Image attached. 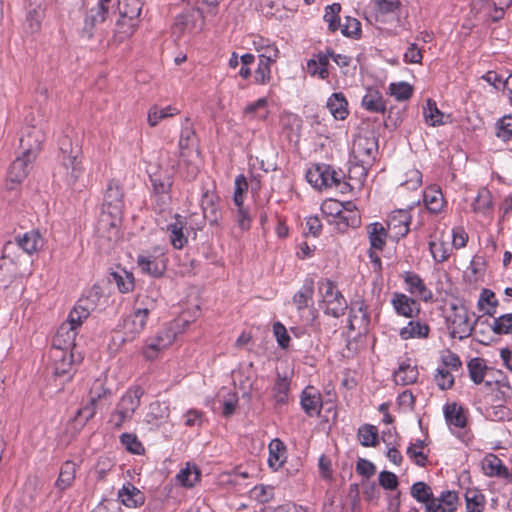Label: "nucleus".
Here are the masks:
<instances>
[{
	"mask_svg": "<svg viewBox=\"0 0 512 512\" xmlns=\"http://www.w3.org/2000/svg\"><path fill=\"white\" fill-rule=\"evenodd\" d=\"M96 307L97 302L95 295L84 296L78 299L69 312L67 320L58 328L53 339V348L74 351L76 348L75 340L78 335V330Z\"/></svg>",
	"mask_w": 512,
	"mask_h": 512,
	"instance_id": "f257e3e1",
	"label": "nucleus"
},
{
	"mask_svg": "<svg viewBox=\"0 0 512 512\" xmlns=\"http://www.w3.org/2000/svg\"><path fill=\"white\" fill-rule=\"evenodd\" d=\"M59 164L54 177L66 186L74 188L82 179L85 169L80 158L81 149L73 145L68 136L59 139Z\"/></svg>",
	"mask_w": 512,
	"mask_h": 512,
	"instance_id": "f03ea898",
	"label": "nucleus"
},
{
	"mask_svg": "<svg viewBox=\"0 0 512 512\" xmlns=\"http://www.w3.org/2000/svg\"><path fill=\"white\" fill-rule=\"evenodd\" d=\"M191 321L185 315H182L162 328L155 336L147 338L142 350L144 357L147 360L156 359L163 350L175 341Z\"/></svg>",
	"mask_w": 512,
	"mask_h": 512,
	"instance_id": "7ed1b4c3",
	"label": "nucleus"
},
{
	"mask_svg": "<svg viewBox=\"0 0 512 512\" xmlns=\"http://www.w3.org/2000/svg\"><path fill=\"white\" fill-rule=\"evenodd\" d=\"M35 134L34 142H30V135L22 139L21 148L23 149L22 155L18 156L10 165L7 173V180L12 184L21 183L28 175L30 165L35 160L38 152L41 149L42 139L41 135L32 130Z\"/></svg>",
	"mask_w": 512,
	"mask_h": 512,
	"instance_id": "20e7f679",
	"label": "nucleus"
},
{
	"mask_svg": "<svg viewBox=\"0 0 512 512\" xmlns=\"http://www.w3.org/2000/svg\"><path fill=\"white\" fill-rule=\"evenodd\" d=\"M26 264L27 260L15 254L14 244L8 241L0 258V289L8 288L18 278L24 277L27 273Z\"/></svg>",
	"mask_w": 512,
	"mask_h": 512,
	"instance_id": "39448f33",
	"label": "nucleus"
},
{
	"mask_svg": "<svg viewBox=\"0 0 512 512\" xmlns=\"http://www.w3.org/2000/svg\"><path fill=\"white\" fill-rule=\"evenodd\" d=\"M451 314L447 318L448 328L452 338L460 340L469 337L474 329L470 322L468 308L461 302L450 304Z\"/></svg>",
	"mask_w": 512,
	"mask_h": 512,
	"instance_id": "423d86ee",
	"label": "nucleus"
},
{
	"mask_svg": "<svg viewBox=\"0 0 512 512\" xmlns=\"http://www.w3.org/2000/svg\"><path fill=\"white\" fill-rule=\"evenodd\" d=\"M51 358L53 360V373L56 377H64L70 380L74 366L83 359L79 352L64 349H52Z\"/></svg>",
	"mask_w": 512,
	"mask_h": 512,
	"instance_id": "0eeeda50",
	"label": "nucleus"
},
{
	"mask_svg": "<svg viewBox=\"0 0 512 512\" xmlns=\"http://www.w3.org/2000/svg\"><path fill=\"white\" fill-rule=\"evenodd\" d=\"M113 7L112 0H98L85 14L81 36L90 40L94 36L96 26L106 20Z\"/></svg>",
	"mask_w": 512,
	"mask_h": 512,
	"instance_id": "6e6552de",
	"label": "nucleus"
},
{
	"mask_svg": "<svg viewBox=\"0 0 512 512\" xmlns=\"http://www.w3.org/2000/svg\"><path fill=\"white\" fill-rule=\"evenodd\" d=\"M378 153V140L374 135H358L352 145V158L365 164H373Z\"/></svg>",
	"mask_w": 512,
	"mask_h": 512,
	"instance_id": "1a4fd4ad",
	"label": "nucleus"
},
{
	"mask_svg": "<svg viewBox=\"0 0 512 512\" xmlns=\"http://www.w3.org/2000/svg\"><path fill=\"white\" fill-rule=\"evenodd\" d=\"M233 202L237 207V222L242 230H248L251 226L249 209L244 206V197L248 191V182L243 174L236 176L234 181Z\"/></svg>",
	"mask_w": 512,
	"mask_h": 512,
	"instance_id": "9d476101",
	"label": "nucleus"
},
{
	"mask_svg": "<svg viewBox=\"0 0 512 512\" xmlns=\"http://www.w3.org/2000/svg\"><path fill=\"white\" fill-rule=\"evenodd\" d=\"M337 176L342 177V171H336L327 164H317L306 173L307 181L318 190L332 188L335 181H338Z\"/></svg>",
	"mask_w": 512,
	"mask_h": 512,
	"instance_id": "9b49d317",
	"label": "nucleus"
},
{
	"mask_svg": "<svg viewBox=\"0 0 512 512\" xmlns=\"http://www.w3.org/2000/svg\"><path fill=\"white\" fill-rule=\"evenodd\" d=\"M124 209L122 188L118 181L112 179L108 182L103 199V210L113 218H119Z\"/></svg>",
	"mask_w": 512,
	"mask_h": 512,
	"instance_id": "f8f14e48",
	"label": "nucleus"
},
{
	"mask_svg": "<svg viewBox=\"0 0 512 512\" xmlns=\"http://www.w3.org/2000/svg\"><path fill=\"white\" fill-rule=\"evenodd\" d=\"M391 305L398 316L405 318L413 319L421 312L418 300L401 292L393 293Z\"/></svg>",
	"mask_w": 512,
	"mask_h": 512,
	"instance_id": "ddd939ff",
	"label": "nucleus"
},
{
	"mask_svg": "<svg viewBox=\"0 0 512 512\" xmlns=\"http://www.w3.org/2000/svg\"><path fill=\"white\" fill-rule=\"evenodd\" d=\"M11 242L14 244V249L19 248L30 256L40 251L45 244L42 234L36 229L16 235Z\"/></svg>",
	"mask_w": 512,
	"mask_h": 512,
	"instance_id": "4468645a",
	"label": "nucleus"
},
{
	"mask_svg": "<svg viewBox=\"0 0 512 512\" xmlns=\"http://www.w3.org/2000/svg\"><path fill=\"white\" fill-rule=\"evenodd\" d=\"M178 148L180 157L186 158L193 151L198 152V139L193 127V123L189 118H185L181 126Z\"/></svg>",
	"mask_w": 512,
	"mask_h": 512,
	"instance_id": "2eb2a0df",
	"label": "nucleus"
},
{
	"mask_svg": "<svg viewBox=\"0 0 512 512\" xmlns=\"http://www.w3.org/2000/svg\"><path fill=\"white\" fill-rule=\"evenodd\" d=\"M405 283L406 291L412 295L420 298L424 302H431L433 300L432 291L426 286L423 279L413 271H406L402 275Z\"/></svg>",
	"mask_w": 512,
	"mask_h": 512,
	"instance_id": "dca6fc26",
	"label": "nucleus"
},
{
	"mask_svg": "<svg viewBox=\"0 0 512 512\" xmlns=\"http://www.w3.org/2000/svg\"><path fill=\"white\" fill-rule=\"evenodd\" d=\"M148 317L133 309V312L123 318L122 329L124 337L122 343L133 341L146 327Z\"/></svg>",
	"mask_w": 512,
	"mask_h": 512,
	"instance_id": "f3484780",
	"label": "nucleus"
},
{
	"mask_svg": "<svg viewBox=\"0 0 512 512\" xmlns=\"http://www.w3.org/2000/svg\"><path fill=\"white\" fill-rule=\"evenodd\" d=\"M410 222L411 215L408 210H396L389 215L386 229L394 239L399 240L408 234Z\"/></svg>",
	"mask_w": 512,
	"mask_h": 512,
	"instance_id": "a211bd4d",
	"label": "nucleus"
},
{
	"mask_svg": "<svg viewBox=\"0 0 512 512\" xmlns=\"http://www.w3.org/2000/svg\"><path fill=\"white\" fill-rule=\"evenodd\" d=\"M300 404L307 416H318L323 406L322 395L315 387L307 386L301 393Z\"/></svg>",
	"mask_w": 512,
	"mask_h": 512,
	"instance_id": "6ab92c4d",
	"label": "nucleus"
},
{
	"mask_svg": "<svg viewBox=\"0 0 512 512\" xmlns=\"http://www.w3.org/2000/svg\"><path fill=\"white\" fill-rule=\"evenodd\" d=\"M118 499L128 508H138L145 503V495L131 482L123 484L118 491Z\"/></svg>",
	"mask_w": 512,
	"mask_h": 512,
	"instance_id": "aec40b11",
	"label": "nucleus"
},
{
	"mask_svg": "<svg viewBox=\"0 0 512 512\" xmlns=\"http://www.w3.org/2000/svg\"><path fill=\"white\" fill-rule=\"evenodd\" d=\"M314 280L311 277L303 281L301 288L294 294L292 298L293 304L300 312L310 306H313Z\"/></svg>",
	"mask_w": 512,
	"mask_h": 512,
	"instance_id": "412c9836",
	"label": "nucleus"
},
{
	"mask_svg": "<svg viewBox=\"0 0 512 512\" xmlns=\"http://www.w3.org/2000/svg\"><path fill=\"white\" fill-rule=\"evenodd\" d=\"M329 222L334 224L339 232L343 233L349 227H359L361 224V217L355 208L351 209L349 207H345L334 220H329Z\"/></svg>",
	"mask_w": 512,
	"mask_h": 512,
	"instance_id": "4be33fe9",
	"label": "nucleus"
},
{
	"mask_svg": "<svg viewBox=\"0 0 512 512\" xmlns=\"http://www.w3.org/2000/svg\"><path fill=\"white\" fill-rule=\"evenodd\" d=\"M482 470L486 476L510 479V472L503 464L502 460L494 455L489 454L482 461Z\"/></svg>",
	"mask_w": 512,
	"mask_h": 512,
	"instance_id": "5701e85b",
	"label": "nucleus"
},
{
	"mask_svg": "<svg viewBox=\"0 0 512 512\" xmlns=\"http://www.w3.org/2000/svg\"><path fill=\"white\" fill-rule=\"evenodd\" d=\"M175 221L167 226L170 233V242L175 249H182L187 243L188 238L184 234L186 220L179 214L174 215Z\"/></svg>",
	"mask_w": 512,
	"mask_h": 512,
	"instance_id": "b1692460",
	"label": "nucleus"
},
{
	"mask_svg": "<svg viewBox=\"0 0 512 512\" xmlns=\"http://www.w3.org/2000/svg\"><path fill=\"white\" fill-rule=\"evenodd\" d=\"M370 248L377 251H383L386 246L388 230L380 222H373L366 227Z\"/></svg>",
	"mask_w": 512,
	"mask_h": 512,
	"instance_id": "393cba45",
	"label": "nucleus"
},
{
	"mask_svg": "<svg viewBox=\"0 0 512 512\" xmlns=\"http://www.w3.org/2000/svg\"><path fill=\"white\" fill-rule=\"evenodd\" d=\"M109 282L116 284L122 294L131 292L135 287L133 274L120 266L109 273Z\"/></svg>",
	"mask_w": 512,
	"mask_h": 512,
	"instance_id": "a878e982",
	"label": "nucleus"
},
{
	"mask_svg": "<svg viewBox=\"0 0 512 512\" xmlns=\"http://www.w3.org/2000/svg\"><path fill=\"white\" fill-rule=\"evenodd\" d=\"M27 3V29L30 33H37L41 29V23L45 16V9L40 3H37L35 0H27Z\"/></svg>",
	"mask_w": 512,
	"mask_h": 512,
	"instance_id": "bb28decb",
	"label": "nucleus"
},
{
	"mask_svg": "<svg viewBox=\"0 0 512 512\" xmlns=\"http://www.w3.org/2000/svg\"><path fill=\"white\" fill-rule=\"evenodd\" d=\"M348 322L351 330H354L356 325H358V328L367 327L369 325L370 317L368 313V306L364 301H356L352 303Z\"/></svg>",
	"mask_w": 512,
	"mask_h": 512,
	"instance_id": "cd10ccee",
	"label": "nucleus"
},
{
	"mask_svg": "<svg viewBox=\"0 0 512 512\" xmlns=\"http://www.w3.org/2000/svg\"><path fill=\"white\" fill-rule=\"evenodd\" d=\"M430 333V327L426 322L420 320H411L406 326L402 327L399 331V336L402 340H409L414 338H427Z\"/></svg>",
	"mask_w": 512,
	"mask_h": 512,
	"instance_id": "c85d7f7f",
	"label": "nucleus"
},
{
	"mask_svg": "<svg viewBox=\"0 0 512 512\" xmlns=\"http://www.w3.org/2000/svg\"><path fill=\"white\" fill-rule=\"evenodd\" d=\"M423 202L429 212H441L445 204L441 189L436 185L427 187L423 192Z\"/></svg>",
	"mask_w": 512,
	"mask_h": 512,
	"instance_id": "c756f323",
	"label": "nucleus"
},
{
	"mask_svg": "<svg viewBox=\"0 0 512 512\" xmlns=\"http://www.w3.org/2000/svg\"><path fill=\"white\" fill-rule=\"evenodd\" d=\"M217 201L218 197L214 193L206 191L202 195L201 207L203 215L211 224H217L221 216Z\"/></svg>",
	"mask_w": 512,
	"mask_h": 512,
	"instance_id": "7c9ffc66",
	"label": "nucleus"
},
{
	"mask_svg": "<svg viewBox=\"0 0 512 512\" xmlns=\"http://www.w3.org/2000/svg\"><path fill=\"white\" fill-rule=\"evenodd\" d=\"M268 100L263 97L255 102L249 103L243 110V116L249 121L261 120L265 121L269 116Z\"/></svg>",
	"mask_w": 512,
	"mask_h": 512,
	"instance_id": "2f4dec72",
	"label": "nucleus"
},
{
	"mask_svg": "<svg viewBox=\"0 0 512 512\" xmlns=\"http://www.w3.org/2000/svg\"><path fill=\"white\" fill-rule=\"evenodd\" d=\"M254 49L258 52L259 59L269 61H277L279 58V50L277 46L269 39L257 36L253 40Z\"/></svg>",
	"mask_w": 512,
	"mask_h": 512,
	"instance_id": "473e14b6",
	"label": "nucleus"
},
{
	"mask_svg": "<svg viewBox=\"0 0 512 512\" xmlns=\"http://www.w3.org/2000/svg\"><path fill=\"white\" fill-rule=\"evenodd\" d=\"M315 58L307 61V73L312 77H318L321 80H327L329 78V61L322 55V51L316 53Z\"/></svg>",
	"mask_w": 512,
	"mask_h": 512,
	"instance_id": "72a5a7b5",
	"label": "nucleus"
},
{
	"mask_svg": "<svg viewBox=\"0 0 512 512\" xmlns=\"http://www.w3.org/2000/svg\"><path fill=\"white\" fill-rule=\"evenodd\" d=\"M143 394L144 391L141 387L131 388L121 397L117 407L133 417Z\"/></svg>",
	"mask_w": 512,
	"mask_h": 512,
	"instance_id": "f704fd0d",
	"label": "nucleus"
},
{
	"mask_svg": "<svg viewBox=\"0 0 512 512\" xmlns=\"http://www.w3.org/2000/svg\"><path fill=\"white\" fill-rule=\"evenodd\" d=\"M269 456H268V464L273 470L277 471L282 467L286 460V447L284 443L275 438L271 440L268 446Z\"/></svg>",
	"mask_w": 512,
	"mask_h": 512,
	"instance_id": "c9c22d12",
	"label": "nucleus"
},
{
	"mask_svg": "<svg viewBox=\"0 0 512 512\" xmlns=\"http://www.w3.org/2000/svg\"><path fill=\"white\" fill-rule=\"evenodd\" d=\"M347 105V100L341 92L333 93L327 100V108L337 120H344L348 116Z\"/></svg>",
	"mask_w": 512,
	"mask_h": 512,
	"instance_id": "e433bc0d",
	"label": "nucleus"
},
{
	"mask_svg": "<svg viewBox=\"0 0 512 512\" xmlns=\"http://www.w3.org/2000/svg\"><path fill=\"white\" fill-rule=\"evenodd\" d=\"M201 472L195 464L187 463L176 475L177 483L186 488H192L200 481Z\"/></svg>",
	"mask_w": 512,
	"mask_h": 512,
	"instance_id": "4c0bfd02",
	"label": "nucleus"
},
{
	"mask_svg": "<svg viewBox=\"0 0 512 512\" xmlns=\"http://www.w3.org/2000/svg\"><path fill=\"white\" fill-rule=\"evenodd\" d=\"M361 104L363 108L373 113H384L386 110L382 94L376 89H368Z\"/></svg>",
	"mask_w": 512,
	"mask_h": 512,
	"instance_id": "58836bf2",
	"label": "nucleus"
},
{
	"mask_svg": "<svg viewBox=\"0 0 512 512\" xmlns=\"http://www.w3.org/2000/svg\"><path fill=\"white\" fill-rule=\"evenodd\" d=\"M498 305L499 301L496 298L495 293L488 288L482 289L477 301L478 310L483 311L485 315L494 317Z\"/></svg>",
	"mask_w": 512,
	"mask_h": 512,
	"instance_id": "ea45409f",
	"label": "nucleus"
},
{
	"mask_svg": "<svg viewBox=\"0 0 512 512\" xmlns=\"http://www.w3.org/2000/svg\"><path fill=\"white\" fill-rule=\"evenodd\" d=\"M158 296L157 291H148L146 294L138 295L134 309L149 317V314L158 306Z\"/></svg>",
	"mask_w": 512,
	"mask_h": 512,
	"instance_id": "a19ab883",
	"label": "nucleus"
},
{
	"mask_svg": "<svg viewBox=\"0 0 512 512\" xmlns=\"http://www.w3.org/2000/svg\"><path fill=\"white\" fill-rule=\"evenodd\" d=\"M137 264L143 273L155 278L161 277L165 271V265L152 256H138Z\"/></svg>",
	"mask_w": 512,
	"mask_h": 512,
	"instance_id": "79ce46f5",
	"label": "nucleus"
},
{
	"mask_svg": "<svg viewBox=\"0 0 512 512\" xmlns=\"http://www.w3.org/2000/svg\"><path fill=\"white\" fill-rule=\"evenodd\" d=\"M77 468L78 466L73 461H65L60 468V473L55 483L56 487L64 491L72 486Z\"/></svg>",
	"mask_w": 512,
	"mask_h": 512,
	"instance_id": "37998d69",
	"label": "nucleus"
},
{
	"mask_svg": "<svg viewBox=\"0 0 512 512\" xmlns=\"http://www.w3.org/2000/svg\"><path fill=\"white\" fill-rule=\"evenodd\" d=\"M444 416L446 422L456 428H464L467 424L464 409L456 403H450L444 406Z\"/></svg>",
	"mask_w": 512,
	"mask_h": 512,
	"instance_id": "c03bdc74",
	"label": "nucleus"
},
{
	"mask_svg": "<svg viewBox=\"0 0 512 512\" xmlns=\"http://www.w3.org/2000/svg\"><path fill=\"white\" fill-rule=\"evenodd\" d=\"M418 375L419 373L416 366L403 362L394 372V381L396 384L406 386L415 383Z\"/></svg>",
	"mask_w": 512,
	"mask_h": 512,
	"instance_id": "a18cd8bd",
	"label": "nucleus"
},
{
	"mask_svg": "<svg viewBox=\"0 0 512 512\" xmlns=\"http://www.w3.org/2000/svg\"><path fill=\"white\" fill-rule=\"evenodd\" d=\"M138 26L139 21L128 20V18L120 16L116 22L114 40L119 43L123 42L135 33Z\"/></svg>",
	"mask_w": 512,
	"mask_h": 512,
	"instance_id": "49530a36",
	"label": "nucleus"
},
{
	"mask_svg": "<svg viewBox=\"0 0 512 512\" xmlns=\"http://www.w3.org/2000/svg\"><path fill=\"white\" fill-rule=\"evenodd\" d=\"M464 498L467 512H483L485 508V496L479 489H467Z\"/></svg>",
	"mask_w": 512,
	"mask_h": 512,
	"instance_id": "de8ad7c7",
	"label": "nucleus"
},
{
	"mask_svg": "<svg viewBox=\"0 0 512 512\" xmlns=\"http://www.w3.org/2000/svg\"><path fill=\"white\" fill-rule=\"evenodd\" d=\"M467 368H468L469 377L473 381L474 384L478 385L484 381V377L486 375L488 367L483 358L474 357V358L470 359L467 364Z\"/></svg>",
	"mask_w": 512,
	"mask_h": 512,
	"instance_id": "09e8293b",
	"label": "nucleus"
},
{
	"mask_svg": "<svg viewBox=\"0 0 512 512\" xmlns=\"http://www.w3.org/2000/svg\"><path fill=\"white\" fill-rule=\"evenodd\" d=\"M118 5L119 15L121 17H126L128 20L139 21L143 7L142 0H123V2H118Z\"/></svg>",
	"mask_w": 512,
	"mask_h": 512,
	"instance_id": "8fccbe9b",
	"label": "nucleus"
},
{
	"mask_svg": "<svg viewBox=\"0 0 512 512\" xmlns=\"http://www.w3.org/2000/svg\"><path fill=\"white\" fill-rule=\"evenodd\" d=\"M274 399L277 405H286L289 401L290 380L286 376L278 374L274 384Z\"/></svg>",
	"mask_w": 512,
	"mask_h": 512,
	"instance_id": "3c124183",
	"label": "nucleus"
},
{
	"mask_svg": "<svg viewBox=\"0 0 512 512\" xmlns=\"http://www.w3.org/2000/svg\"><path fill=\"white\" fill-rule=\"evenodd\" d=\"M425 445L426 443L423 440L417 439L414 443H411L406 450L407 456L419 467H425L428 462V456L423 452Z\"/></svg>",
	"mask_w": 512,
	"mask_h": 512,
	"instance_id": "603ef678",
	"label": "nucleus"
},
{
	"mask_svg": "<svg viewBox=\"0 0 512 512\" xmlns=\"http://www.w3.org/2000/svg\"><path fill=\"white\" fill-rule=\"evenodd\" d=\"M410 494L417 502L424 503L425 505L436 499L431 487L422 481L415 482L411 486Z\"/></svg>",
	"mask_w": 512,
	"mask_h": 512,
	"instance_id": "864d4df0",
	"label": "nucleus"
},
{
	"mask_svg": "<svg viewBox=\"0 0 512 512\" xmlns=\"http://www.w3.org/2000/svg\"><path fill=\"white\" fill-rule=\"evenodd\" d=\"M179 111L173 106L158 107L153 106L148 112V123L151 127H155L161 120L178 114Z\"/></svg>",
	"mask_w": 512,
	"mask_h": 512,
	"instance_id": "5fc2aeb1",
	"label": "nucleus"
},
{
	"mask_svg": "<svg viewBox=\"0 0 512 512\" xmlns=\"http://www.w3.org/2000/svg\"><path fill=\"white\" fill-rule=\"evenodd\" d=\"M423 115L425 121L430 126H439L442 125L444 114L438 109L435 101L428 99L426 106L423 108Z\"/></svg>",
	"mask_w": 512,
	"mask_h": 512,
	"instance_id": "6e6d98bb",
	"label": "nucleus"
},
{
	"mask_svg": "<svg viewBox=\"0 0 512 512\" xmlns=\"http://www.w3.org/2000/svg\"><path fill=\"white\" fill-rule=\"evenodd\" d=\"M358 439L364 447H374L378 444V430L375 426L365 424L358 429Z\"/></svg>",
	"mask_w": 512,
	"mask_h": 512,
	"instance_id": "4d7b16f0",
	"label": "nucleus"
},
{
	"mask_svg": "<svg viewBox=\"0 0 512 512\" xmlns=\"http://www.w3.org/2000/svg\"><path fill=\"white\" fill-rule=\"evenodd\" d=\"M372 164H365L354 161L353 165L349 168L348 179L354 181V184L361 188L368 174L369 168Z\"/></svg>",
	"mask_w": 512,
	"mask_h": 512,
	"instance_id": "13d9d810",
	"label": "nucleus"
},
{
	"mask_svg": "<svg viewBox=\"0 0 512 512\" xmlns=\"http://www.w3.org/2000/svg\"><path fill=\"white\" fill-rule=\"evenodd\" d=\"M319 293L322 295L323 304L329 300H337L344 297L341 292L337 289L335 283L329 279H323L318 283Z\"/></svg>",
	"mask_w": 512,
	"mask_h": 512,
	"instance_id": "bf43d9fd",
	"label": "nucleus"
},
{
	"mask_svg": "<svg viewBox=\"0 0 512 512\" xmlns=\"http://www.w3.org/2000/svg\"><path fill=\"white\" fill-rule=\"evenodd\" d=\"M340 12L341 5L339 3H333L325 8L323 19L327 23L329 31L336 32L340 28Z\"/></svg>",
	"mask_w": 512,
	"mask_h": 512,
	"instance_id": "052dcab7",
	"label": "nucleus"
},
{
	"mask_svg": "<svg viewBox=\"0 0 512 512\" xmlns=\"http://www.w3.org/2000/svg\"><path fill=\"white\" fill-rule=\"evenodd\" d=\"M276 61L259 59L257 69L254 72V81L259 85H266L271 80V67Z\"/></svg>",
	"mask_w": 512,
	"mask_h": 512,
	"instance_id": "680f3d73",
	"label": "nucleus"
},
{
	"mask_svg": "<svg viewBox=\"0 0 512 512\" xmlns=\"http://www.w3.org/2000/svg\"><path fill=\"white\" fill-rule=\"evenodd\" d=\"M491 329L496 335L512 334V313L503 314L499 317H494Z\"/></svg>",
	"mask_w": 512,
	"mask_h": 512,
	"instance_id": "e2e57ef3",
	"label": "nucleus"
},
{
	"mask_svg": "<svg viewBox=\"0 0 512 512\" xmlns=\"http://www.w3.org/2000/svg\"><path fill=\"white\" fill-rule=\"evenodd\" d=\"M496 389V399L503 402H510L512 399V385L508 378L501 375L500 378L494 381Z\"/></svg>",
	"mask_w": 512,
	"mask_h": 512,
	"instance_id": "0e129e2a",
	"label": "nucleus"
},
{
	"mask_svg": "<svg viewBox=\"0 0 512 512\" xmlns=\"http://www.w3.org/2000/svg\"><path fill=\"white\" fill-rule=\"evenodd\" d=\"M249 495L258 503H268L274 498V488L269 485H256L250 490Z\"/></svg>",
	"mask_w": 512,
	"mask_h": 512,
	"instance_id": "69168bd1",
	"label": "nucleus"
},
{
	"mask_svg": "<svg viewBox=\"0 0 512 512\" xmlns=\"http://www.w3.org/2000/svg\"><path fill=\"white\" fill-rule=\"evenodd\" d=\"M341 33L350 38L359 39L361 37V23L358 19L347 16L345 22L340 26Z\"/></svg>",
	"mask_w": 512,
	"mask_h": 512,
	"instance_id": "338daca9",
	"label": "nucleus"
},
{
	"mask_svg": "<svg viewBox=\"0 0 512 512\" xmlns=\"http://www.w3.org/2000/svg\"><path fill=\"white\" fill-rule=\"evenodd\" d=\"M496 136L503 141L512 140V114L505 115L497 121Z\"/></svg>",
	"mask_w": 512,
	"mask_h": 512,
	"instance_id": "774afa93",
	"label": "nucleus"
}]
</instances>
